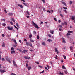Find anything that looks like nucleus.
<instances>
[{
    "instance_id": "26",
    "label": "nucleus",
    "mask_w": 75,
    "mask_h": 75,
    "mask_svg": "<svg viewBox=\"0 0 75 75\" xmlns=\"http://www.w3.org/2000/svg\"><path fill=\"white\" fill-rule=\"evenodd\" d=\"M14 26L15 27V28H16L17 30H18V29L17 27H16V26L15 25H14Z\"/></svg>"
},
{
    "instance_id": "29",
    "label": "nucleus",
    "mask_w": 75,
    "mask_h": 75,
    "mask_svg": "<svg viewBox=\"0 0 75 75\" xmlns=\"http://www.w3.org/2000/svg\"><path fill=\"white\" fill-rule=\"evenodd\" d=\"M33 33L35 35L36 33V31H34L33 32Z\"/></svg>"
},
{
    "instance_id": "38",
    "label": "nucleus",
    "mask_w": 75,
    "mask_h": 75,
    "mask_svg": "<svg viewBox=\"0 0 75 75\" xmlns=\"http://www.w3.org/2000/svg\"><path fill=\"white\" fill-rule=\"evenodd\" d=\"M47 12H48V13H51V11L50 10H47Z\"/></svg>"
},
{
    "instance_id": "42",
    "label": "nucleus",
    "mask_w": 75,
    "mask_h": 75,
    "mask_svg": "<svg viewBox=\"0 0 75 75\" xmlns=\"http://www.w3.org/2000/svg\"><path fill=\"white\" fill-rule=\"evenodd\" d=\"M44 68L45 69H47V70H48V68L46 67H44Z\"/></svg>"
},
{
    "instance_id": "30",
    "label": "nucleus",
    "mask_w": 75,
    "mask_h": 75,
    "mask_svg": "<svg viewBox=\"0 0 75 75\" xmlns=\"http://www.w3.org/2000/svg\"><path fill=\"white\" fill-rule=\"evenodd\" d=\"M30 41H31V42H34V40H33L32 39H30Z\"/></svg>"
},
{
    "instance_id": "2",
    "label": "nucleus",
    "mask_w": 75,
    "mask_h": 75,
    "mask_svg": "<svg viewBox=\"0 0 75 75\" xmlns=\"http://www.w3.org/2000/svg\"><path fill=\"white\" fill-rule=\"evenodd\" d=\"M7 28L8 29L10 30H12L13 29V27H10L9 26H8Z\"/></svg>"
},
{
    "instance_id": "27",
    "label": "nucleus",
    "mask_w": 75,
    "mask_h": 75,
    "mask_svg": "<svg viewBox=\"0 0 75 75\" xmlns=\"http://www.w3.org/2000/svg\"><path fill=\"white\" fill-rule=\"evenodd\" d=\"M73 47L72 46L70 47V51H71L73 50Z\"/></svg>"
},
{
    "instance_id": "53",
    "label": "nucleus",
    "mask_w": 75,
    "mask_h": 75,
    "mask_svg": "<svg viewBox=\"0 0 75 75\" xmlns=\"http://www.w3.org/2000/svg\"><path fill=\"white\" fill-rule=\"evenodd\" d=\"M39 67L41 68H43V67L42 66H39Z\"/></svg>"
},
{
    "instance_id": "17",
    "label": "nucleus",
    "mask_w": 75,
    "mask_h": 75,
    "mask_svg": "<svg viewBox=\"0 0 75 75\" xmlns=\"http://www.w3.org/2000/svg\"><path fill=\"white\" fill-rule=\"evenodd\" d=\"M3 44L2 45V47H5V45L4 43V42H3Z\"/></svg>"
},
{
    "instance_id": "12",
    "label": "nucleus",
    "mask_w": 75,
    "mask_h": 75,
    "mask_svg": "<svg viewBox=\"0 0 75 75\" xmlns=\"http://www.w3.org/2000/svg\"><path fill=\"white\" fill-rule=\"evenodd\" d=\"M11 19H12V21L14 22V24H15V20L14 19V18H11Z\"/></svg>"
},
{
    "instance_id": "1",
    "label": "nucleus",
    "mask_w": 75,
    "mask_h": 75,
    "mask_svg": "<svg viewBox=\"0 0 75 75\" xmlns=\"http://www.w3.org/2000/svg\"><path fill=\"white\" fill-rule=\"evenodd\" d=\"M33 25V26H34L35 28H36L37 29L39 28L38 25L36 24L33 21H32Z\"/></svg>"
},
{
    "instance_id": "11",
    "label": "nucleus",
    "mask_w": 75,
    "mask_h": 75,
    "mask_svg": "<svg viewBox=\"0 0 75 75\" xmlns=\"http://www.w3.org/2000/svg\"><path fill=\"white\" fill-rule=\"evenodd\" d=\"M55 52H57V53L58 54L59 53V51L57 50V49L56 48H55Z\"/></svg>"
},
{
    "instance_id": "25",
    "label": "nucleus",
    "mask_w": 75,
    "mask_h": 75,
    "mask_svg": "<svg viewBox=\"0 0 75 75\" xmlns=\"http://www.w3.org/2000/svg\"><path fill=\"white\" fill-rule=\"evenodd\" d=\"M6 24L5 23H3L2 24V25L3 26H4V27H5V26L6 25Z\"/></svg>"
},
{
    "instance_id": "22",
    "label": "nucleus",
    "mask_w": 75,
    "mask_h": 75,
    "mask_svg": "<svg viewBox=\"0 0 75 75\" xmlns=\"http://www.w3.org/2000/svg\"><path fill=\"white\" fill-rule=\"evenodd\" d=\"M68 33H73V31H68Z\"/></svg>"
},
{
    "instance_id": "15",
    "label": "nucleus",
    "mask_w": 75,
    "mask_h": 75,
    "mask_svg": "<svg viewBox=\"0 0 75 75\" xmlns=\"http://www.w3.org/2000/svg\"><path fill=\"white\" fill-rule=\"evenodd\" d=\"M10 24L12 25H13V24H14V23H13V22L12 21H11L10 22Z\"/></svg>"
},
{
    "instance_id": "59",
    "label": "nucleus",
    "mask_w": 75,
    "mask_h": 75,
    "mask_svg": "<svg viewBox=\"0 0 75 75\" xmlns=\"http://www.w3.org/2000/svg\"><path fill=\"white\" fill-rule=\"evenodd\" d=\"M55 58L56 59H58L57 57V55H56V57H55Z\"/></svg>"
},
{
    "instance_id": "14",
    "label": "nucleus",
    "mask_w": 75,
    "mask_h": 75,
    "mask_svg": "<svg viewBox=\"0 0 75 75\" xmlns=\"http://www.w3.org/2000/svg\"><path fill=\"white\" fill-rule=\"evenodd\" d=\"M13 15V14L12 13H8V15L10 16H12Z\"/></svg>"
},
{
    "instance_id": "21",
    "label": "nucleus",
    "mask_w": 75,
    "mask_h": 75,
    "mask_svg": "<svg viewBox=\"0 0 75 75\" xmlns=\"http://www.w3.org/2000/svg\"><path fill=\"white\" fill-rule=\"evenodd\" d=\"M62 3L64 5H65V6L67 5L66 3L64 2H62Z\"/></svg>"
},
{
    "instance_id": "5",
    "label": "nucleus",
    "mask_w": 75,
    "mask_h": 75,
    "mask_svg": "<svg viewBox=\"0 0 75 75\" xmlns=\"http://www.w3.org/2000/svg\"><path fill=\"white\" fill-rule=\"evenodd\" d=\"M71 17L72 20L75 21V17L74 16H71Z\"/></svg>"
},
{
    "instance_id": "40",
    "label": "nucleus",
    "mask_w": 75,
    "mask_h": 75,
    "mask_svg": "<svg viewBox=\"0 0 75 75\" xmlns=\"http://www.w3.org/2000/svg\"><path fill=\"white\" fill-rule=\"evenodd\" d=\"M32 37V35L31 34H30L29 35V38H31Z\"/></svg>"
},
{
    "instance_id": "36",
    "label": "nucleus",
    "mask_w": 75,
    "mask_h": 75,
    "mask_svg": "<svg viewBox=\"0 0 75 75\" xmlns=\"http://www.w3.org/2000/svg\"><path fill=\"white\" fill-rule=\"evenodd\" d=\"M41 1H42L44 3H45V1L44 0H41Z\"/></svg>"
},
{
    "instance_id": "43",
    "label": "nucleus",
    "mask_w": 75,
    "mask_h": 75,
    "mask_svg": "<svg viewBox=\"0 0 75 75\" xmlns=\"http://www.w3.org/2000/svg\"><path fill=\"white\" fill-rule=\"evenodd\" d=\"M35 63L36 64H39V62H35Z\"/></svg>"
},
{
    "instance_id": "48",
    "label": "nucleus",
    "mask_w": 75,
    "mask_h": 75,
    "mask_svg": "<svg viewBox=\"0 0 75 75\" xmlns=\"http://www.w3.org/2000/svg\"><path fill=\"white\" fill-rule=\"evenodd\" d=\"M64 24L66 25H67V23L66 22H64Z\"/></svg>"
},
{
    "instance_id": "33",
    "label": "nucleus",
    "mask_w": 75,
    "mask_h": 75,
    "mask_svg": "<svg viewBox=\"0 0 75 75\" xmlns=\"http://www.w3.org/2000/svg\"><path fill=\"white\" fill-rule=\"evenodd\" d=\"M63 57L65 59H66V56L64 55H63Z\"/></svg>"
},
{
    "instance_id": "62",
    "label": "nucleus",
    "mask_w": 75,
    "mask_h": 75,
    "mask_svg": "<svg viewBox=\"0 0 75 75\" xmlns=\"http://www.w3.org/2000/svg\"><path fill=\"white\" fill-rule=\"evenodd\" d=\"M24 40L25 41H26V42L27 41V40L26 39H24Z\"/></svg>"
},
{
    "instance_id": "39",
    "label": "nucleus",
    "mask_w": 75,
    "mask_h": 75,
    "mask_svg": "<svg viewBox=\"0 0 75 75\" xmlns=\"http://www.w3.org/2000/svg\"><path fill=\"white\" fill-rule=\"evenodd\" d=\"M58 27H59L60 28H62V25H59Z\"/></svg>"
},
{
    "instance_id": "16",
    "label": "nucleus",
    "mask_w": 75,
    "mask_h": 75,
    "mask_svg": "<svg viewBox=\"0 0 75 75\" xmlns=\"http://www.w3.org/2000/svg\"><path fill=\"white\" fill-rule=\"evenodd\" d=\"M11 54H13L15 53V51H11Z\"/></svg>"
},
{
    "instance_id": "31",
    "label": "nucleus",
    "mask_w": 75,
    "mask_h": 75,
    "mask_svg": "<svg viewBox=\"0 0 75 75\" xmlns=\"http://www.w3.org/2000/svg\"><path fill=\"white\" fill-rule=\"evenodd\" d=\"M62 68H63V69H66L65 67L64 66H62Z\"/></svg>"
},
{
    "instance_id": "46",
    "label": "nucleus",
    "mask_w": 75,
    "mask_h": 75,
    "mask_svg": "<svg viewBox=\"0 0 75 75\" xmlns=\"http://www.w3.org/2000/svg\"><path fill=\"white\" fill-rule=\"evenodd\" d=\"M60 16H61V17H63V15L62 14H60Z\"/></svg>"
},
{
    "instance_id": "8",
    "label": "nucleus",
    "mask_w": 75,
    "mask_h": 75,
    "mask_svg": "<svg viewBox=\"0 0 75 75\" xmlns=\"http://www.w3.org/2000/svg\"><path fill=\"white\" fill-rule=\"evenodd\" d=\"M5 72H6V71L5 70H2V69L0 70V72L4 73Z\"/></svg>"
},
{
    "instance_id": "23",
    "label": "nucleus",
    "mask_w": 75,
    "mask_h": 75,
    "mask_svg": "<svg viewBox=\"0 0 75 75\" xmlns=\"http://www.w3.org/2000/svg\"><path fill=\"white\" fill-rule=\"evenodd\" d=\"M17 50H18L19 51H20L21 52L22 51L19 48H17Z\"/></svg>"
},
{
    "instance_id": "58",
    "label": "nucleus",
    "mask_w": 75,
    "mask_h": 75,
    "mask_svg": "<svg viewBox=\"0 0 75 75\" xmlns=\"http://www.w3.org/2000/svg\"><path fill=\"white\" fill-rule=\"evenodd\" d=\"M44 72V70H43L42 72H40V73H43Z\"/></svg>"
},
{
    "instance_id": "37",
    "label": "nucleus",
    "mask_w": 75,
    "mask_h": 75,
    "mask_svg": "<svg viewBox=\"0 0 75 75\" xmlns=\"http://www.w3.org/2000/svg\"><path fill=\"white\" fill-rule=\"evenodd\" d=\"M14 50V48H13V47H11V50L13 51V50Z\"/></svg>"
},
{
    "instance_id": "44",
    "label": "nucleus",
    "mask_w": 75,
    "mask_h": 75,
    "mask_svg": "<svg viewBox=\"0 0 75 75\" xmlns=\"http://www.w3.org/2000/svg\"><path fill=\"white\" fill-rule=\"evenodd\" d=\"M71 35V34H70L67 33L66 35H67V36H68V35L69 36V35Z\"/></svg>"
},
{
    "instance_id": "41",
    "label": "nucleus",
    "mask_w": 75,
    "mask_h": 75,
    "mask_svg": "<svg viewBox=\"0 0 75 75\" xmlns=\"http://www.w3.org/2000/svg\"><path fill=\"white\" fill-rule=\"evenodd\" d=\"M39 38H40V37L38 35L37 36V39H39Z\"/></svg>"
},
{
    "instance_id": "24",
    "label": "nucleus",
    "mask_w": 75,
    "mask_h": 75,
    "mask_svg": "<svg viewBox=\"0 0 75 75\" xmlns=\"http://www.w3.org/2000/svg\"><path fill=\"white\" fill-rule=\"evenodd\" d=\"M28 69L29 70H30L31 69V67H28Z\"/></svg>"
},
{
    "instance_id": "34",
    "label": "nucleus",
    "mask_w": 75,
    "mask_h": 75,
    "mask_svg": "<svg viewBox=\"0 0 75 75\" xmlns=\"http://www.w3.org/2000/svg\"><path fill=\"white\" fill-rule=\"evenodd\" d=\"M13 41H14V43L15 44H17V42H16V41L15 40H13Z\"/></svg>"
},
{
    "instance_id": "7",
    "label": "nucleus",
    "mask_w": 75,
    "mask_h": 75,
    "mask_svg": "<svg viewBox=\"0 0 75 75\" xmlns=\"http://www.w3.org/2000/svg\"><path fill=\"white\" fill-rule=\"evenodd\" d=\"M13 64L14 66H15L16 67H17V64L15 63V62L14 60L13 61Z\"/></svg>"
},
{
    "instance_id": "57",
    "label": "nucleus",
    "mask_w": 75,
    "mask_h": 75,
    "mask_svg": "<svg viewBox=\"0 0 75 75\" xmlns=\"http://www.w3.org/2000/svg\"><path fill=\"white\" fill-rule=\"evenodd\" d=\"M58 22H59V23H60L61 22V21L60 20H59V21H58Z\"/></svg>"
},
{
    "instance_id": "55",
    "label": "nucleus",
    "mask_w": 75,
    "mask_h": 75,
    "mask_svg": "<svg viewBox=\"0 0 75 75\" xmlns=\"http://www.w3.org/2000/svg\"><path fill=\"white\" fill-rule=\"evenodd\" d=\"M47 68H48V69H49L50 66H49L48 65H47Z\"/></svg>"
},
{
    "instance_id": "9",
    "label": "nucleus",
    "mask_w": 75,
    "mask_h": 75,
    "mask_svg": "<svg viewBox=\"0 0 75 75\" xmlns=\"http://www.w3.org/2000/svg\"><path fill=\"white\" fill-rule=\"evenodd\" d=\"M62 42H63L64 43H66V41L64 39V38H62Z\"/></svg>"
},
{
    "instance_id": "45",
    "label": "nucleus",
    "mask_w": 75,
    "mask_h": 75,
    "mask_svg": "<svg viewBox=\"0 0 75 75\" xmlns=\"http://www.w3.org/2000/svg\"><path fill=\"white\" fill-rule=\"evenodd\" d=\"M42 44L43 45H45V43L44 42H42Z\"/></svg>"
},
{
    "instance_id": "54",
    "label": "nucleus",
    "mask_w": 75,
    "mask_h": 75,
    "mask_svg": "<svg viewBox=\"0 0 75 75\" xmlns=\"http://www.w3.org/2000/svg\"><path fill=\"white\" fill-rule=\"evenodd\" d=\"M2 59L3 61H5V59L4 58H2Z\"/></svg>"
},
{
    "instance_id": "13",
    "label": "nucleus",
    "mask_w": 75,
    "mask_h": 75,
    "mask_svg": "<svg viewBox=\"0 0 75 75\" xmlns=\"http://www.w3.org/2000/svg\"><path fill=\"white\" fill-rule=\"evenodd\" d=\"M16 26L18 27V28H19L20 27L19 25L18 24V23H16Z\"/></svg>"
},
{
    "instance_id": "20",
    "label": "nucleus",
    "mask_w": 75,
    "mask_h": 75,
    "mask_svg": "<svg viewBox=\"0 0 75 75\" xmlns=\"http://www.w3.org/2000/svg\"><path fill=\"white\" fill-rule=\"evenodd\" d=\"M50 33L52 34H54V30H50Z\"/></svg>"
},
{
    "instance_id": "64",
    "label": "nucleus",
    "mask_w": 75,
    "mask_h": 75,
    "mask_svg": "<svg viewBox=\"0 0 75 75\" xmlns=\"http://www.w3.org/2000/svg\"><path fill=\"white\" fill-rule=\"evenodd\" d=\"M62 29H59V30L60 31H62Z\"/></svg>"
},
{
    "instance_id": "56",
    "label": "nucleus",
    "mask_w": 75,
    "mask_h": 75,
    "mask_svg": "<svg viewBox=\"0 0 75 75\" xmlns=\"http://www.w3.org/2000/svg\"><path fill=\"white\" fill-rule=\"evenodd\" d=\"M72 4V2L71 1H70V4L71 5Z\"/></svg>"
},
{
    "instance_id": "3",
    "label": "nucleus",
    "mask_w": 75,
    "mask_h": 75,
    "mask_svg": "<svg viewBox=\"0 0 75 75\" xmlns=\"http://www.w3.org/2000/svg\"><path fill=\"white\" fill-rule=\"evenodd\" d=\"M6 60L8 61L9 63H11V61H10V58H8V57H6Z\"/></svg>"
},
{
    "instance_id": "4",
    "label": "nucleus",
    "mask_w": 75,
    "mask_h": 75,
    "mask_svg": "<svg viewBox=\"0 0 75 75\" xmlns=\"http://www.w3.org/2000/svg\"><path fill=\"white\" fill-rule=\"evenodd\" d=\"M24 57L25 59H30V57H27L26 56H25Z\"/></svg>"
},
{
    "instance_id": "19",
    "label": "nucleus",
    "mask_w": 75,
    "mask_h": 75,
    "mask_svg": "<svg viewBox=\"0 0 75 75\" xmlns=\"http://www.w3.org/2000/svg\"><path fill=\"white\" fill-rule=\"evenodd\" d=\"M47 41H48L49 42H52V40L50 39H49L47 40Z\"/></svg>"
},
{
    "instance_id": "63",
    "label": "nucleus",
    "mask_w": 75,
    "mask_h": 75,
    "mask_svg": "<svg viewBox=\"0 0 75 75\" xmlns=\"http://www.w3.org/2000/svg\"><path fill=\"white\" fill-rule=\"evenodd\" d=\"M65 72L67 74V72L66 71H65Z\"/></svg>"
},
{
    "instance_id": "6",
    "label": "nucleus",
    "mask_w": 75,
    "mask_h": 75,
    "mask_svg": "<svg viewBox=\"0 0 75 75\" xmlns=\"http://www.w3.org/2000/svg\"><path fill=\"white\" fill-rule=\"evenodd\" d=\"M27 51H28L27 50H24L22 51V53H24L25 54V53Z\"/></svg>"
},
{
    "instance_id": "61",
    "label": "nucleus",
    "mask_w": 75,
    "mask_h": 75,
    "mask_svg": "<svg viewBox=\"0 0 75 75\" xmlns=\"http://www.w3.org/2000/svg\"><path fill=\"white\" fill-rule=\"evenodd\" d=\"M2 36L3 37H4V36H5V35L4 34H3L2 35Z\"/></svg>"
},
{
    "instance_id": "50",
    "label": "nucleus",
    "mask_w": 75,
    "mask_h": 75,
    "mask_svg": "<svg viewBox=\"0 0 75 75\" xmlns=\"http://www.w3.org/2000/svg\"><path fill=\"white\" fill-rule=\"evenodd\" d=\"M62 25L64 26V25H65V24H64V23H62Z\"/></svg>"
},
{
    "instance_id": "60",
    "label": "nucleus",
    "mask_w": 75,
    "mask_h": 75,
    "mask_svg": "<svg viewBox=\"0 0 75 75\" xmlns=\"http://www.w3.org/2000/svg\"><path fill=\"white\" fill-rule=\"evenodd\" d=\"M31 46V47H32V44H29V46Z\"/></svg>"
},
{
    "instance_id": "18",
    "label": "nucleus",
    "mask_w": 75,
    "mask_h": 75,
    "mask_svg": "<svg viewBox=\"0 0 75 75\" xmlns=\"http://www.w3.org/2000/svg\"><path fill=\"white\" fill-rule=\"evenodd\" d=\"M26 44L27 45V46H29V43L28 42H26Z\"/></svg>"
},
{
    "instance_id": "51",
    "label": "nucleus",
    "mask_w": 75,
    "mask_h": 75,
    "mask_svg": "<svg viewBox=\"0 0 75 75\" xmlns=\"http://www.w3.org/2000/svg\"><path fill=\"white\" fill-rule=\"evenodd\" d=\"M4 11H5V13H7V12L6 10H5Z\"/></svg>"
},
{
    "instance_id": "49",
    "label": "nucleus",
    "mask_w": 75,
    "mask_h": 75,
    "mask_svg": "<svg viewBox=\"0 0 75 75\" xmlns=\"http://www.w3.org/2000/svg\"><path fill=\"white\" fill-rule=\"evenodd\" d=\"M59 74L61 75H63V73H62L61 72H60Z\"/></svg>"
},
{
    "instance_id": "32",
    "label": "nucleus",
    "mask_w": 75,
    "mask_h": 75,
    "mask_svg": "<svg viewBox=\"0 0 75 75\" xmlns=\"http://www.w3.org/2000/svg\"><path fill=\"white\" fill-rule=\"evenodd\" d=\"M23 4L25 5L26 6H28V5H27V4L25 3H23Z\"/></svg>"
},
{
    "instance_id": "10",
    "label": "nucleus",
    "mask_w": 75,
    "mask_h": 75,
    "mask_svg": "<svg viewBox=\"0 0 75 75\" xmlns=\"http://www.w3.org/2000/svg\"><path fill=\"white\" fill-rule=\"evenodd\" d=\"M18 6H19L21 8H24V6H23L22 5H20V4H18Z\"/></svg>"
},
{
    "instance_id": "28",
    "label": "nucleus",
    "mask_w": 75,
    "mask_h": 75,
    "mask_svg": "<svg viewBox=\"0 0 75 75\" xmlns=\"http://www.w3.org/2000/svg\"><path fill=\"white\" fill-rule=\"evenodd\" d=\"M26 13L27 14H28V16H29L30 14L29 13V12H28V11H27L26 12Z\"/></svg>"
},
{
    "instance_id": "47",
    "label": "nucleus",
    "mask_w": 75,
    "mask_h": 75,
    "mask_svg": "<svg viewBox=\"0 0 75 75\" xmlns=\"http://www.w3.org/2000/svg\"><path fill=\"white\" fill-rule=\"evenodd\" d=\"M54 20L55 21H56V22L57 21V19H56V18H54Z\"/></svg>"
},
{
    "instance_id": "35",
    "label": "nucleus",
    "mask_w": 75,
    "mask_h": 75,
    "mask_svg": "<svg viewBox=\"0 0 75 75\" xmlns=\"http://www.w3.org/2000/svg\"><path fill=\"white\" fill-rule=\"evenodd\" d=\"M10 74L11 75H16V74H15L13 73H11Z\"/></svg>"
},
{
    "instance_id": "52",
    "label": "nucleus",
    "mask_w": 75,
    "mask_h": 75,
    "mask_svg": "<svg viewBox=\"0 0 75 75\" xmlns=\"http://www.w3.org/2000/svg\"><path fill=\"white\" fill-rule=\"evenodd\" d=\"M63 8L64 9H65V10H66V9H67V7H63Z\"/></svg>"
}]
</instances>
